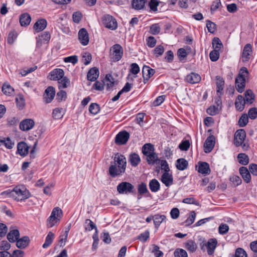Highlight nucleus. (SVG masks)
<instances>
[{
	"label": "nucleus",
	"instance_id": "nucleus-1",
	"mask_svg": "<svg viewBox=\"0 0 257 257\" xmlns=\"http://www.w3.org/2000/svg\"><path fill=\"white\" fill-rule=\"evenodd\" d=\"M2 194L17 201L25 200L30 196L29 190L24 185L17 186L13 190L4 191Z\"/></svg>",
	"mask_w": 257,
	"mask_h": 257
},
{
	"label": "nucleus",
	"instance_id": "nucleus-2",
	"mask_svg": "<svg viewBox=\"0 0 257 257\" xmlns=\"http://www.w3.org/2000/svg\"><path fill=\"white\" fill-rule=\"evenodd\" d=\"M248 71L246 68L242 67L235 79V87L239 93L242 92L245 86V78L247 77Z\"/></svg>",
	"mask_w": 257,
	"mask_h": 257
},
{
	"label": "nucleus",
	"instance_id": "nucleus-3",
	"mask_svg": "<svg viewBox=\"0 0 257 257\" xmlns=\"http://www.w3.org/2000/svg\"><path fill=\"white\" fill-rule=\"evenodd\" d=\"M62 214V210L59 207L54 208L51 212L50 216L48 219V227L50 228L54 226L60 220Z\"/></svg>",
	"mask_w": 257,
	"mask_h": 257
},
{
	"label": "nucleus",
	"instance_id": "nucleus-4",
	"mask_svg": "<svg viewBox=\"0 0 257 257\" xmlns=\"http://www.w3.org/2000/svg\"><path fill=\"white\" fill-rule=\"evenodd\" d=\"M117 191L119 194H128L135 192V187L131 183L122 182L117 186Z\"/></svg>",
	"mask_w": 257,
	"mask_h": 257
},
{
	"label": "nucleus",
	"instance_id": "nucleus-5",
	"mask_svg": "<svg viewBox=\"0 0 257 257\" xmlns=\"http://www.w3.org/2000/svg\"><path fill=\"white\" fill-rule=\"evenodd\" d=\"M122 55L123 49L119 44H115L111 47L110 49V55L113 61H118L122 58Z\"/></svg>",
	"mask_w": 257,
	"mask_h": 257
},
{
	"label": "nucleus",
	"instance_id": "nucleus-6",
	"mask_svg": "<svg viewBox=\"0 0 257 257\" xmlns=\"http://www.w3.org/2000/svg\"><path fill=\"white\" fill-rule=\"evenodd\" d=\"M102 22L105 27L109 29L114 30L117 28V23L115 19L109 15L103 16Z\"/></svg>",
	"mask_w": 257,
	"mask_h": 257
},
{
	"label": "nucleus",
	"instance_id": "nucleus-7",
	"mask_svg": "<svg viewBox=\"0 0 257 257\" xmlns=\"http://www.w3.org/2000/svg\"><path fill=\"white\" fill-rule=\"evenodd\" d=\"M217 244V241L215 238H210L207 242L203 241L201 243V249H203V247L205 246L207 248L208 254L211 255L214 253Z\"/></svg>",
	"mask_w": 257,
	"mask_h": 257
},
{
	"label": "nucleus",
	"instance_id": "nucleus-8",
	"mask_svg": "<svg viewBox=\"0 0 257 257\" xmlns=\"http://www.w3.org/2000/svg\"><path fill=\"white\" fill-rule=\"evenodd\" d=\"M130 134L126 131L120 132L116 135L115 142L119 145L125 144L130 138Z\"/></svg>",
	"mask_w": 257,
	"mask_h": 257
},
{
	"label": "nucleus",
	"instance_id": "nucleus-9",
	"mask_svg": "<svg viewBox=\"0 0 257 257\" xmlns=\"http://www.w3.org/2000/svg\"><path fill=\"white\" fill-rule=\"evenodd\" d=\"M246 137V133L243 129L238 130L234 134V144L239 147L243 143Z\"/></svg>",
	"mask_w": 257,
	"mask_h": 257
},
{
	"label": "nucleus",
	"instance_id": "nucleus-10",
	"mask_svg": "<svg viewBox=\"0 0 257 257\" xmlns=\"http://www.w3.org/2000/svg\"><path fill=\"white\" fill-rule=\"evenodd\" d=\"M55 95V88L52 86H49L45 91L44 100L46 103L51 102L54 99Z\"/></svg>",
	"mask_w": 257,
	"mask_h": 257
},
{
	"label": "nucleus",
	"instance_id": "nucleus-11",
	"mask_svg": "<svg viewBox=\"0 0 257 257\" xmlns=\"http://www.w3.org/2000/svg\"><path fill=\"white\" fill-rule=\"evenodd\" d=\"M78 39L81 44L83 46L87 45L89 43V36L85 28H81L78 32Z\"/></svg>",
	"mask_w": 257,
	"mask_h": 257
},
{
	"label": "nucleus",
	"instance_id": "nucleus-12",
	"mask_svg": "<svg viewBox=\"0 0 257 257\" xmlns=\"http://www.w3.org/2000/svg\"><path fill=\"white\" fill-rule=\"evenodd\" d=\"M114 161L116 162L118 168H123V170L125 171L126 167V160L125 157L119 153H116L115 154V156L114 158Z\"/></svg>",
	"mask_w": 257,
	"mask_h": 257
},
{
	"label": "nucleus",
	"instance_id": "nucleus-13",
	"mask_svg": "<svg viewBox=\"0 0 257 257\" xmlns=\"http://www.w3.org/2000/svg\"><path fill=\"white\" fill-rule=\"evenodd\" d=\"M155 70L149 66L145 65L142 69L144 82L146 83L149 79L155 74Z\"/></svg>",
	"mask_w": 257,
	"mask_h": 257
},
{
	"label": "nucleus",
	"instance_id": "nucleus-14",
	"mask_svg": "<svg viewBox=\"0 0 257 257\" xmlns=\"http://www.w3.org/2000/svg\"><path fill=\"white\" fill-rule=\"evenodd\" d=\"M215 145V138L210 136L206 140L204 144V150L206 153H210L213 149Z\"/></svg>",
	"mask_w": 257,
	"mask_h": 257
},
{
	"label": "nucleus",
	"instance_id": "nucleus-15",
	"mask_svg": "<svg viewBox=\"0 0 257 257\" xmlns=\"http://www.w3.org/2000/svg\"><path fill=\"white\" fill-rule=\"evenodd\" d=\"M35 122L32 119H26L20 123V128L23 131H28L34 126Z\"/></svg>",
	"mask_w": 257,
	"mask_h": 257
},
{
	"label": "nucleus",
	"instance_id": "nucleus-16",
	"mask_svg": "<svg viewBox=\"0 0 257 257\" xmlns=\"http://www.w3.org/2000/svg\"><path fill=\"white\" fill-rule=\"evenodd\" d=\"M49 75L50 79L52 80H60L64 75V72L63 69L57 68L52 71Z\"/></svg>",
	"mask_w": 257,
	"mask_h": 257
},
{
	"label": "nucleus",
	"instance_id": "nucleus-17",
	"mask_svg": "<svg viewBox=\"0 0 257 257\" xmlns=\"http://www.w3.org/2000/svg\"><path fill=\"white\" fill-rule=\"evenodd\" d=\"M29 147L24 142H19L17 145L18 154L23 157L26 156L29 152Z\"/></svg>",
	"mask_w": 257,
	"mask_h": 257
},
{
	"label": "nucleus",
	"instance_id": "nucleus-18",
	"mask_svg": "<svg viewBox=\"0 0 257 257\" xmlns=\"http://www.w3.org/2000/svg\"><path fill=\"white\" fill-rule=\"evenodd\" d=\"M252 54V47L250 44H246L242 53V59L243 62L248 61Z\"/></svg>",
	"mask_w": 257,
	"mask_h": 257
},
{
	"label": "nucleus",
	"instance_id": "nucleus-19",
	"mask_svg": "<svg viewBox=\"0 0 257 257\" xmlns=\"http://www.w3.org/2000/svg\"><path fill=\"white\" fill-rule=\"evenodd\" d=\"M108 171L110 176L113 178L121 175L122 174L125 172L123 168H118L116 165H110Z\"/></svg>",
	"mask_w": 257,
	"mask_h": 257
},
{
	"label": "nucleus",
	"instance_id": "nucleus-20",
	"mask_svg": "<svg viewBox=\"0 0 257 257\" xmlns=\"http://www.w3.org/2000/svg\"><path fill=\"white\" fill-rule=\"evenodd\" d=\"M239 172L243 180L246 183H249L251 181V175L250 171L245 167H241L239 169Z\"/></svg>",
	"mask_w": 257,
	"mask_h": 257
},
{
	"label": "nucleus",
	"instance_id": "nucleus-21",
	"mask_svg": "<svg viewBox=\"0 0 257 257\" xmlns=\"http://www.w3.org/2000/svg\"><path fill=\"white\" fill-rule=\"evenodd\" d=\"M161 181L166 187H169L173 183V178L171 174L165 172L161 176Z\"/></svg>",
	"mask_w": 257,
	"mask_h": 257
},
{
	"label": "nucleus",
	"instance_id": "nucleus-22",
	"mask_svg": "<svg viewBox=\"0 0 257 257\" xmlns=\"http://www.w3.org/2000/svg\"><path fill=\"white\" fill-rule=\"evenodd\" d=\"M128 161L133 167H137L141 162V158L136 153H131L128 158Z\"/></svg>",
	"mask_w": 257,
	"mask_h": 257
},
{
	"label": "nucleus",
	"instance_id": "nucleus-23",
	"mask_svg": "<svg viewBox=\"0 0 257 257\" xmlns=\"http://www.w3.org/2000/svg\"><path fill=\"white\" fill-rule=\"evenodd\" d=\"M185 80L189 83L195 84L200 82L201 77L199 74L192 72L186 76Z\"/></svg>",
	"mask_w": 257,
	"mask_h": 257
},
{
	"label": "nucleus",
	"instance_id": "nucleus-24",
	"mask_svg": "<svg viewBox=\"0 0 257 257\" xmlns=\"http://www.w3.org/2000/svg\"><path fill=\"white\" fill-rule=\"evenodd\" d=\"M99 74V70L97 68H92L89 70L87 73V79L91 81H94L98 77Z\"/></svg>",
	"mask_w": 257,
	"mask_h": 257
},
{
	"label": "nucleus",
	"instance_id": "nucleus-25",
	"mask_svg": "<svg viewBox=\"0 0 257 257\" xmlns=\"http://www.w3.org/2000/svg\"><path fill=\"white\" fill-rule=\"evenodd\" d=\"M47 21L45 19H40L37 21L34 25V30L39 32L44 30L47 26Z\"/></svg>",
	"mask_w": 257,
	"mask_h": 257
},
{
	"label": "nucleus",
	"instance_id": "nucleus-26",
	"mask_svg": "<svg viewBox=\"0 0 257 257\" xmlns=\"http://www.w3.org/2000/svg\"><path fill=\"white\" fill-rule=\"evenodd\" d=\"M198 171L202 174H209L211 171L209 164L206 162H199Z\"/></svg>",
	"mask_w": 257,
	"mask_h": 257
},
{
	"label": "nucleus",
	"instance_id": "nucleus-27",
	"mask_svg": "<svg viewBox=\"0 0 257 257\" xmlns=\"http://www.w3.org/2000/svg\"><path fill=\"white\" fill-rule=\"evenodd\" d=\"M246 103L244 100V97L241 95H239L235 102V106L238 110L242 111L244 107L245 104Z\"/></svg>",
	"mask_w": 257,
	"mask_h": 257
},
{
	"label": "nucleus",
	"instance_id": "nucleus-28",
	"mask_svg": "<svg viewBox=\"0 0 257 257\" xmlns=\"http://www.w3.org/2000/svg\"><path fill=\"white\" fill-rule=\"evenodd\" d=\"M188 166V161L184 158H180L177 160L176 167L180 171H183L187 168Z\"/></svg>",
	"mask_w": 257,
	"mask_h": 257
},
{
	"label": "nucleus",
	"instance_id": "nucleus-29",
	"mask_svg": "<svg viewBox=\"0 0 257 257\" xmlns=\"http://www.w3.org/2000/svg\"><path fill=\"white\" fill-rule=\"evenodd\" d=\"M20 236V233L18 229L11 230L7 235V238L11 242H14L17 240Z\"/></svg>",
	"mask_w": 257,
	"mask_h": 257
},
{
	"label": "nucleus",
	"instance_id": "nucleus-30",
	"mask_svg": "<svg viewBox=\"0 0 257 257\" xmlns=\"http://www.w3.org/2000/svg\"><path fill=\"white\" fill-rule=\"evenodd\" d=\"M30 242V239L28 236H25L17 240V246L20 248H25L27 247Z\"/></svg>",
	"mask_w": 257,
	"mask_h": 257
},
{
	"label": "nucleus",
	"instance_id": "nucleus-31",
	"mask_svg": "<svg viewBox=\"0 0 257 257\" xmlns=\"http://www.w3.org/2000/svg\"><path fill=\"white\" fill-rule=\"evenodd\" d=\"M31 21V17L28 13H24L21 15L20 17V23L22 26H27L29 25Z\"/></svg>",
	"mask_w": 257,
	"mask_h": 257
},
{
	"label": "nucleus",
	"instance_id": "nucleus-32",
	"mask_svg": "<svg viewBox=\"0 0 257 257\" xmlns=\"http://www.w3.org/2000/svg\"><path fill=\"white\" fill-rule=\"evenodd\" d=\"M149 187L152 192H157L160 189V184L157 179H153L150 180Z\"/></svg>",
	"mask_w": 257,
	"mask_h": 257
},
{
	"label": "nucleus",
	"instance_id": "nucleus-33",
	"mask_svg": "<svg viewBox=\"0 0 257 257\" xmlns=\"http://www.w3.org/2000/svg\"><path fill=\"white\" fill-rule=\"evenodd\" d=\"M154 151V146L150 143L146 144L142 147V153L146 156L153 153Z\"/></svg>",
	"mask_w": 257,
	"mask_h": 257
},
{
	"label": "nucleus",
	"instance_id": "nucleus-34",
	"mask_svg": "<svg viewBox=\"0 0 257 257\" xmlns=\"http://www.w3.org/2000/svg\"><path fill=\"white\" fill-rule=\"evenodd\" d=\"M217 92L220 94L222 93L224 88V81L222 78L219 76H216Z\"/></svg>",
	"mask_w": 257,
	"mask_h": 257
},
{
	"label": "nucleus",
	"instance_id": "nucleus-35",
	"mask_svg": "<svg viewBox=\"0 0 257 257\" xmlns=\"http://www.w3.org/2000/svg\"><path fill=\"white\" fill-rule=\"evenodd\" d=\"M254 97V94L251 90L248 89L245 92L244 98L247 104H251L253 102Z\"/></svg>",
	"mask_w": 257,
	"mask_h": 257
},
{
	"label": "nucleus",
	"instance_id": "nucleus-36",
	"mask_svg": "<svg viewBox=\"0 0 257 257\" xmlns=\"http://www.w3.org/2000/svg\"><path fill=\"white\" fill-rule=\"evenodd\" d=\"M145 3V0H133L132 5L134 9L140 10L144 9Z\"/></svg>",
	"mask_w": 257,
	"mask_h": 257
},
{
	"label": "nucleus",
	"instance_id": "nucleus-37",
	"mask_svg": "<svg viewBox=\"0 0 257 257\" xmlns=\"http://www.w3.org/2000/svg\"><path fill=\"white\" fill-rule=\"evenodd\" d=\"M164 215L156 214L154 216V223L156 228H158L161 223L166 219Z\"/></svg>",
	"mask_w": 257,
	"mask_h": 257
},
{
	"label": "nucleus",
	"instance_id": "nucleus-38",
	"mask_svg": "<svg viewBox=\"0 0 257 257\" xmlns=\"http://www.w3.org/2000/svg\"><path fill=\"white\" fill-rule=\"evenodd\" d=\"M3 92L6 95H12L14 93V89L8 83H4L2 89Z\"/></svg>",
	"mask_w": 257,
	"mask_h": 257
},
{
	"label": "nucleus",
	"instance_id": "nucleus-39",
	"mask_svg": "<svg viewBox=\"0 0 257 257\" xmlns=\"http://www.w3.org/2000/svg\"><path fill=\"white\" fill-rule=\"evenodd\" d=\"M158 160V155L155 152L147 156V162L150 165L156 163Z\"/></svg>",
	"mask_w": 257,
	"mask_h": 257
},
{
	"label": "nucleus",
	"instance_id": "nucleus-40",
	"mask_svg": "<svg viewBox=\"0 0 257 257\" xmlns=\"http://www.w3.org/2000/svg\"><path fill=\"white\" fill-rule=\"evenodd\" d=\"M237 158L239 163L242 165H246L249 163L248 156L244 153H239Z\"/></svg>",
	"mask_w": 257,
	"mask_h": 257
},
{
	"label": "nucleus",
	"instance_id": "nucleus-41",
	"mask_svg": "<svg viewBox=\"0 0 257 257\" xmlns=\"http://www.w3.org/2000/svg\"><path fill=\"white\" fill-rule=\"evenodd\" d=\"M54 238V234L51 231H50L46 237L45 241L43 245V247L44 248H46L49 247L52 243Z\"/></svg>",
	"mask_w": 257,
	"mask_h": 257
},
{
	"label": "nucleus",
	"instance_id": "nucleus-42",
	"mask_svg": "<svg viewBox=\"0 0 257 257\" xmlns=\"http://www.w3.org/2000/svg\"><path fill=\"white\" fill-rule=\"evenodd\" d=\"M212 43L214 49V50H216L217 51L219 52L220 49L223 47V45L221 41L217 37H215L213 38Z\"/></svg>",
	"mask_w": 257,
	"mask_h": 257
},
{
	"label": "nucleus",
	"instance_id": "nucleus-43",
	"mask_svg": "<svg viewBox=\"0 0 257 257\" xmlns=\"http://www.w3.org/2000/svg\"><path fill=\"white\" fill-rule=\"evenodd\" d=\"M138 193L140 195H143L146 193L150 194L146 183L142 182L138 186Z\"/></svg>",
	"mask_w": 257,
	"mask_h": 257
},
{
	"label": "nucleus",
	"instance_id": "nucleus-44",
	"mask_svg": "<svg viewBox=\"0 0 257 257\" xmlns=\"http://www.w3.org/2000/svg\"><path fill=\"white\" fill-rule=\"evenodd\" d=\"M58 81L59 89L67 88L70 85V80L66 77H63Z\"/></svg>",
	"mask_w": 257,
	"mask_h": 257
},
{
	"label": "nucleus",
	"instance_id": "nucleus-45",
	"mask_svg": "<svg viewBox=\"0 0 257 257\" xmlns=\"http://www.w3.org/2000/svg\"><path fill=\"white\" fill-rule=\"evenodd\" d=\"M100 110L99 105L96 103H92L89 105V111L94 115L97 114Z\"/></svg>",
	"mask_w": 257,
	"mask_h": 257
},
{
	"label": "nucleus",
	"instance_id": "nucleus-46",
	"mask_svg": "<svg viewBox=\"0 0 257 257\" xmlns=\"http://www.w3.org/2000/svg\"><path fill=\"white\" fill-rule=\"evenodd\" d=\"M53 117L54 119H59L63 117L64 113L62 108H55L52 113Z\"/></svg>",
	"mask_w": 257,
	"mask_h": 257
},
{
	"label": "nucleus",
	"instance_id": "nucleus-47",
	"mask_svg": "<svg viewBox=\"0 0 257 257\" xmlns=\"http://www.w3.org/2000/svg\"><path fill=\"white\" fill-rule=\"evenodd\" d=\"M85 229L86 231H91L93 229H97L95 224L89 219H87L85 221Z\"/></svg>",
	"mask_w": 257,
	"mask_h": 257
},
{
	"label": "nucleus",
	"instance_id": "nucleus-48",
	"mask_svg": "<svg viewBox=\"0 0 257 257\" xmlns=\"http://www.w3.org/2000/svg\"><path fill=\"white\" fill-rule=\"evenodd\" d=\"M185 247L188 250L192 252L195 251L197 248L196 244L195 242L191 240H188L186 243Z\"/></svg>",
	"mask_w": 257,
	"mask_h": 257
},
{
	"label": "nucleus",
	"instance_id": "nucleus-49",
	"mask_svg": "<svg viewBox=\"0 0 257 257\" xmlns=\"http://www.w3.org/2000/svg\"><path fill=\"white\" fill-rule=\"evenodd\" d=\"M248 122V115L246 114H243L240 116L238 120V124L240 127H244L247 124Z\"/></svg>",
	"mask_w": 257,
	"mask_h": 257
},
{
	"label": "nucleus",
	"instance_id": "nucleus-50",
	"mask_svg": "<svg viewBox=\"0 0 257 257\" xmlns=\"http://www.w3.org/2000/svg\"><path fill=\"white\" fill-rule=\"evenodd\" d=\"M105 80L106 83V89L107 90L111 88L114 84V79L111 75H106L105 77Z\"/></svg>",
	"mask_w": 257,
	"mask_h": 257
},
{
	"label": "nucleus",
	"instance_id": "nucleus-51",
	"mask_svg": "<svg viewBox=\"0 0 257 257\" xmlns=\"http://www.w3.org/2000/svg\"><path fill=\"white\" fill-rule=\"evenodd\" d=\"M160 30L161 28L159 24H154L151 26L150 32L153 35H157L160 33Z\"/></svg>",
	"mask_w": 257,
	"mask_h": 257
},
{
	"label": "nucleus",
	"instance_id": "nucleus-52",
	"mask_svg": "<svg viewBox=\"0 0 257 257\" xmlns=\"http://www.w3.org/2000/svg\"><path fill=\"white\" fill-rule=\"evenodd\" d=\"M206 27L210 33H213L216 30V25L209 20L206 21Z\"/></svg>",
	"mask_w": 257,
	"mask_h": 257
},
{
	"label": "nucleus",
	"instance_id": "nucleus-53",
	"mask_svg": "<svg viewBox=\"0 0 257 257\" xmlns=\"http://www.w3.org/2000/svg\"><path fill=\"white\" fill-rule=\"evenodd\" d=\"M16 101L20 109H22L24 107L25 102L23 95H19L18 97L16 98Z\"/></svg>",
	"mask_w": 257,
	"mask_h": 257
},
{
	"label": "nucleus",
	"instance_id": "nucleus-54",
	"mask_svg": "<svg viewBox=\"0 0 257 257\" xmlns=\"http://www.w3.org/2000/svg\"><path fill=\"white\" fill-rule=\"evenodd\" d=\"M164 52V48L161 45L157 46L154 50V54L156 57H158L162 55Z\"/></svg>",
	"mask_w": 257,
	"mask_h": 257
},
{
	"label": "nucleus",
	"instance_id": "nucleus-55",
	"mask_svg": "<svg viewBox=\"0 0 257 257\" xmlns=\"http://www.w3.org/2000/svg\"><path fill=\"white\" fill-rule=\"evenodd\" d=\"M229 230V226L227 224L221 223L218 227V231L220 234H225Z\"/></svg>",
	"mask_w": 257,
	"mask_h": 257
},
{
	"label": "nucleus",
	"instance_id": "nucleus-56",
	"mask_svg": "<svg viewBox=\"0 0 257 257\" xmlns=\"http://www.w3.org/2000/svg\"><path fill=\"white\" fill-rule=\"evenodd\" d=\"M230 181L235 186L240 185L242 183L241 178L236 175H233L230 178Z\"/></svg>",
	"mask_w": 257,
	"mask_h": 257
},
{
	"label": "nucleus",
	"instance_id": "nucleus-57",
	"mask_svg": "<svg viewBox=\"0 0 257 257\" xmlns=\"http://www.w3.org/2000/svg\"><path fill=\"white\" fill-rule=\"evenodd\" d=\"M174 254L175 257H188L187 252L183 249H177Z\"/></svg>",
	"mask_w": 257,
	"mask_h": 257
},
{
	"label": "nucleus",
	"instance_id": "nucleus-58",
	"mask_svg": "<svg viewBox=\"0 0 257 257\" xmlns=\"http://www.w3.org/2000/svg\"><path fill=\"white\" fill-rule=\"evenodd\" d=\"M150 237V232L148 230H146L144 233L140 234L138 238L143 242L146 241Z\"/></svg>",
	"mask_w": 257,
	"mask_h": 257
},
{
	"label": "nucleus",
	"instance_id": "nucleus-59",
	"mask_svg": "<svg viewBox=\"0 0 257 257\" xmlns=\"http://www.w3.org/2000/svg\"><path fill=\"white\" fill-rule=\"evenodd\" d=\"M207 113L210 115H214L218 113L219 108L215 105L210 106L206 110Z\"/></svg>",
	"mask_w": 257,
	"mask_h": 257
},
{
	"label": "nucleus",
	"instance_id": "nucleus-60",
	"mask_svg": "<svg viewBox=\"0 0 257 257\" xmlns=\"http://www.w3.org/2000/svg\"><path fill=\"white\" fill-rule=\"evenodd\" d=\"M190 142L188 140L182 141L179 146V148L182 151H187L190 147Z\"/></svg>",
	"mask_w": 257,
	"mask_h": 257
},
{
	"label": "nucleus",
	"instance_id": "nucleus-61",
	"mask_svg": "<svg viewBox=\"0 0 257 257\" xmlns=\"http://www.w3.org/2000/svg\"><path fill=\"white\" fill-rule=\"evenodd\" d=\"M159 3L157 0H151L149 3V6L150 9L153 12H156L158 10L157 7Z\"/></svg>",
	"mask_w": 257,
	"mask_h": 257
},
{
	"label": "nucleus",
	"instance_id": "nucleus-62",
	"mask_svg": "<svg viewBox=\"0 0 257 257\" xmlns=\"http://www.w3.org/2000/svg\"><path fill=\"white\" fill-rule=\"evenodd\" d=\"M73 20L76 23H79L82 19V15L80 12H75L72 15Z\"/></svg>",
	"mask_w": 257,
	"mask_h": 257
},
{
	"label": "nucleus",
	"instance_id": "nucleus-63",
	"mask_svg": "<svg viewBox=\"0 0 257 257\" xmlns=\"http://www.w3.org/2000/svg\"><path fill=\"white\" fill-rule=\"evenodd\" d=\"M248 117L251 119H254L257 117V108L255 107H252L249 109Z\"/></svg>",
	"mask_w": 257,
	"mask_h": 257
},
{
	"label": "nucleus",
	"instance_id": "nucleus-64",
	"mask_svg": "<svg viewBox=\"0 0 257 257\" xmlns=\"http://www.w3.org/2000/svg\"><path fill=\"white\" fill-rule=\"evenodd\" d=\"M235 257H247V253L245 251L241 248H238L236 249L235 253Z\"/></svg>",
	"mask_w": 257,
	"mask_h": 257
}]
</instances>
